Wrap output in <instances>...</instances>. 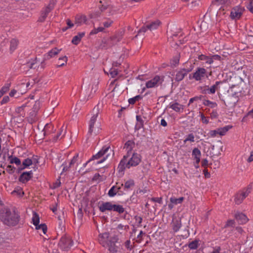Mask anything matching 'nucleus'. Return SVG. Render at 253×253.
<instances>
[{"label":"nucleus","instance_id":"f257e3e1","mask_svg":"<svg viewBox=\"0 0 253 253\" xmlns=\"http://www.w3.org/2000/svg\"><path fill=\"white\" fill-rule=\"evenodd\" d=\"M113 150L110 146H104L95 155H93L91 158L83 165L78 172L82 175L92 171L94 168L93 166H96L98 164L104 162L111 156H113Z\"/></svg>","mask_w":253,"mask_h":253},{"label":"nucleus","instance_id":"f03ea898","mask_svg":"<svg viewBox=\"0 0 253 253\" xmlns=\"http://www.w3.org/2000/svg\"><path fill=\"white\" fill-rule=\"evenodd\" d=\"M0 219L5 225L14 226L18 223L20 215L15 210L4 208L0 211Z\"/></svg>","mask_w":253,"mask_h":253},{"label":"nucleus","instance_id":"7ed1b4c3","mask_svg":"<svg viewBox=\"0 0 253 253\" xmlns=\"http://www.w3.org/2000/svg\"><path fill=\"white\" fill-rule=\"evenodd\" d=\"M131 155H125L121 161L118 169L119 171H123L126 169H129L131 167L137 166L141 161L140 155L137 153H132Z\"/></svg>","mask_w":253,"mask_h":253},{"label":"nucleus","instance_id":"20e7f679","mask_svg":"<svg viewBox=\"0 0 253 253\" xmlns=\"http://www.w3.org/2000/svg\"><path fill=\"white\" fill-rule=\"evenodd\" d=\"M91 115L89 122L88 133L90 134H94L96 135L99 133L101 126L99 122L101 117L100 115V108L98 105L95 106L93 109Z\"/></svg>","mask_w":253,"mask_h":253},{"label":"nucleus","instance_id":"39448f33","mask_svg":"<svg viewBox=\"0 0 253 253\" xmlns=\"http://www.w3.org/2000/svg\"><path fill=\"white\" fill-rule=\"evenodd\" d=\"M252 186L250 185L247 187L239 191L234 196V202L237 205L242 203L243 200L251 193Z\"/></svg>","mask_w":253,"mask_h":253},{"label":"nucleus","instance_id":"423d86ee","mask_svg":"<svg viewBox=\"0 0 253 253\" xmlns=\"http://www.w3.org/2000/svg\"><path fill=\"white\" fill-rule=\"evenodd\" d=\"M73 244V241L71 237L64 236L60 239L58 245L62 250L67 251L71 249Z\"/></svg>","mask_w":253,"mask_h":253},{"label":"nucleus","instance_id":"0eeeda50","mask_svg":"<svg viewBox=\"0 0 253 253\" xmlns=\"http://www.w3.org/2000/svg\"><path fill=\"white\" fill-rule=\"evenodd\" d=\"M207 71L203 67H198L193 73L192 77H189L190 79H194L196 81L201 82L208 78Z\"/></svg>","mask_w":253,"mask_h":253},{"label":"nucleus","instance_id":"6e6552de","mask_svg":"<svg viewBox=\"0 0 253 253\" xmlns=\"http://www.w3.org/2000/svg\"><path fill=\"white\" fill-rule=\"evenodd\" d=\"M56 2V0H50L48 5L42 11L41 15L39 18L38 21L43 22L45 21L48 13L54 8Z\"/></svg>","mask_w":253,"mask_h":253},{"label":"nucleus","instance_id":"1a4fd4ad","mask_svg":"<svg viewBox=\"0 0 253 253\" xmlns=\"http://www.w3.org/2000/svg\"><path fill=\"white\" fill-rule=\"evenodd\" d=\"M232 127V126L228 125L223 127L218 128L215 130H211L209 131L208 135L211 137H215L217 134L223 136L225 135L226 132Z\"/></svg>","mask_w":253,"mask_h":253},{"label":"nucleus","instance_id":"9d476101","mask_svg":"<svg viewBox=\"0 0 253 253\" xmlns=\"http://www.w3.org/2000/svg\"><path fill=\"white\" fill-rule=\"evenodd\" d=\"M163 80L159 76H156L151 80L146 83V87L148 88L156 87L162 84Z\"/></svg>","mask_w":253,"mask_h":253},{"label":"nucleus","instance_id":"9b49d317","mask_svg":"<svg viewBox=\"0 0 253 253\" xmlns=\"http://www.w3.org/2000/svg\"><path fill=\"white\" fill-rule=\"evenodd\" d=\"M244 8L240 6H237L233 8L230 13V17L232 19H239L243 14Z\"/></svg>","mask_w":253,"mask_h":253},{"label":"nucleus","instance_id":"f8f14e48","mask_svg":"<svg viewBox=\"0 0 253 253\" xmlns=\"http://www.w3.org/2000/svg\"><path fill=\"white\" fill-rule=\"evenodd\" d=\"M194 66L191 65L188 69L183 68L179 71L175 75V80L177 82L182 81L188 73L191 72Z\"/></svg>","mask_w":253,"mask_h":253},{"label":"nucleus","instance_id":"ddd939ff","mask_svg":"<svg viewBox=\"0 0 253 253\" xmlns=\"http://www.w3.org/2000/svg\"><path fill=\"white\" fill-rule=\"evenodd\" d=\"M40 103L36 102L33 107V110L32 111L28 117V121L30 124H33L37 119V112L39 108Z\"/></svg>","mask_w":253,"mask_h":253},{"label":"nucleus","instance_id":"4468645a","mask_svg":"<svg viewBox=\"0 0 253 253\" xmlns=\"http://www.w3.org/2000/svg\"><path fill=\"white\" fill-rule=\"evenodd\" d=\"M60 49H58L57 48H54L51 50H50L47 54L44 55L43 60L41 63V65L42 68H44V61L49 60L50 58L54 57L57 55L59 52L61 51Z\"/></svg>","mask_w":253,"mask_h":253},{"label":"nucleus","instance_id":"2eb2a0df","mask_svg":"<svg viewBox=\"0 0 253 253\" xmlns=\"http://www.w3.org/2000/svg\"><path fill=\"white\" fill-rule=\"evenodd\" d=\"M118 238H114L113 240H109L107 243L108 250L110 253H117L118 251V247L116 245L115 242H117Z\"/></svg>","mask_w":253,"mask_h":253},{"label":"nucleus","instance_id":"dca6fc26","mask_svg":"<svg viewBox=\"0 0 253 253\" xmlns=\"http://www.w3.org/2000/svg\"><path fill=\"white\" fill-rule=\"evenodd\" d=\"M113 204L110 202H103L99 206V209L102 212L113 210Z\"/></svg>","mask_w":253,"mask_h":253},{"label":"nucleus","instance_id":"f3484780","mask_svg":"<svg viewBox=\"0 0 253 253\" xmlns=\"http://www.w3.org/2000/svg\"><path fill=\"white\" fill-rule=\"evenodd\" d=\"M222 83L221 82L217 81L215 82V84L211 86V87H208L206 89H205L203 91V93L205 94H214L215 93L216 90L218 89L219 85Z\"/></svg>","mask_w":253,"mask_h":253},{"label":"nucleus","instance_id":"a211bd4d","mask_svg":"<svg viewBox=\"0 0 253 253\" xmlns=\"http://www.w3.org/2000/svg\"><path fill=\"white\" fill-rule=\"evenodd\" d=\"M33 176V172L32 170H30L28 172H23L20 176L19 178V180L25 183L28 181Z\"/></svg>","mask_w":253,"mask_h":253},{"label":"nucleus","instance_id":"6ab92c4d","mask_svg":"<svg viewBox=\"0 0 253 253\" xmlns=\"http://www.w3.org/2000/svg\"><path fill=\"white\" fill-rule=\"evenodd\" d=\"M237 102V99L236 97L234 96H228L224 100V104L229 107H234Z\"/></svg>","mask_w":253,"mask_h":253},{"label":"nucleus","instance_id":"aec40b11","mask_svg":"<svg viewBox=\"0 0 253 253\" xmlns=\"http://www.w3.org/2000/svg\"><path fill=\"white\" fill-rule=\"evenodd\" d=\"M118 184V183H117L116 185L113 186L109 190L108 193V195L109 197H113L115 196L117 194V193L119 192L122 186H123L124 185L123 183H121L120 185L117 186Z\"/></svg>","mask_w":253,"mask_h":253},{"label":"nucleus","instance_id":"412c9836","mask_svg":"<svg viewBox=\"0 0 253 253\" xmlns=\"http://www.w3.org/2000/svg\"><path fill=\"white\" fill-rule=\"evenodd\" d=\"M134 146L135 143L133 141L128 140L126 141L124 147V149H125L126 151L127 152L126 154L131 155V151L132 150Z\"/></svg>","mask_w":253,"mask_h":253},{"label":"nucleus","instance_id":"4be33fe9","mask_svg":"<svg viewBox=\"0 0 253 253\" xmlns=\"http://www.w3.org/2000/svg\"><path fill=\"white\" fill-rule=\"evenodd\" d=\"M169 108L172 109L176 112H181L183 110V106L177 102H171L169 104Z\"/></svg>","mask_w":253,"mask_h":253},{"label":"nucleus","instance_id":"5701e85b","mask_svg":"<svg viewBox=\"0 0 253 253\" xmlns=\"http://www.w3.org/2000/svg\"><path fill=\"white\" fill-rule=\"evenodd\" d=\"M235 217L240 224H245L248 220L246 215L242 213H236Z\"/></svg>","mask_w":253,"mask_h":253},{"label":"nucleus","instance_id":"b1692460","mask_svg":"<svg viewBox=\"0 0 253 253\" xmlns=\"http://www.w3.org/2000/svg\"><path fill=\"white\" fill-rule=\"evenodd\" d=\"M171 225L173 231L176 232L181 226V220L178 219H173Z\"/></svg>","mask_w":253,"mask_h":253},{"label":"nucleus","instance_id":"393cba45","mask_svg":"<svg viewBox=\"0 0 253 253\" xmlns=\"http://www.w3.org/2000/svg\"><path fill=\"white\" fill-rule=\"evenodd\" d=\"M192 156L194 160L196 161L197 162L198 161H200L201 156L200 150L197 148H194L192 152Z\"/></svg>","mask_w":253,"mask_h":253},{"label":"nucleus","instance_id":"a878e982","mask_svg":"<svg viewBox=\"0 0 253 253\" xmlns=\"http://www.w3.org/2000/svg\"><path fill=\"white\" fill-rule=\"evenodd\" d=\"M85 35L84 32H81L78 33V34L75 36H74L72 40V42L75 44L77 45L80 42L82 38H83Z\"/></svg>","mask_w":253,"mask_h":253},{"label":"nucleus","instance_id":"bb28decb","mask_svg":"<svg viewBox=\"0 0 253 253\" xmlns=\"http://www.w3.org/2000/svg\"><path fill=\"white\" fill-rule=\"evenodd\" d=\"M161 24V22L159 20H156L151 22L149 24H147V28L150 31L157 29Z\"/></svg>","mask_w":253,"mask_h":253},{"label":"nucleus","instance_id":"cd10ccee","mask_svg":"<svg viewBox=\"0 0 253 253\" xmlns=\"http://www.w3.org/2000/svg\"><path fill=\"white\" fill-rule=\"evenodd\" d=\"M198 59L200 60L205 61L206 63L208 64H211L212 63L211 56H208L204 54H201L198 56Z\"/></svg>","mask_w":253,"mask_h":253},{"label":"nucleus","instance_id":"c85d7f7f","mask_svg":"<svg viewBox=\"0 0 253 253\" xmlns=\"http://www.w3.org/2000/svg\"><path fill=\"white\" fill-rule=\"evenodd\" d=\"M33 164V161L31 159L27 158L22 162V167L19 168V170H23L25 168L30 166Z\"/></svg>","mask_w":253,"mask_h":253},{"label":"nucleus","instance_id":"c756f323","mask_svg":"<svg viewBox=\"0 0 253 253\" xmlns=\"http://www.w3.org/2000/svg\"><path fill=\"white\" fill-rule=\"evenodd\" d=\"M109 237V234L108 232H105L99 235V241L101 244H103Z\"/></svg>","mask_w":253,"mask_h":253},{"label":"nucleus","instance_id":"7c9ffc66","mask_svg":"<svg viewBox=\"0 0 253 253\" xmlns=\"http://www.w3.org/2000/svg\"><path fill=\"white\" fill-rule=\"evenodd\" d=\"M18 44V41L17 39H13L10 42V50L13 52L16 49Z\"/></svg>","mask_w":253,"mask_h":253},{"label":"nucleus","instance_id":"2f4dec72","mask_svg":"<svg viewBox=\"0 0 253 253\" xmlns=\"http://www.w3.org/2000/svg\"><path fill=\"white\" fill-rule=\"evenodd\" d=\"M184 199V198L183 197H180L179 198L171 197L170 198L169 200L171 204L176 205L178 204H181L183 201Z\"/></svg>","mask_w":253,"mask_h":253},{"label":"nucleus","instance_id":"473e14b6","mask_svg":"<svg viewBox=\"0 0 253 253\" xmlns=\"http://www.w3.org/2000/svg\"><path fill=\"white\" fill-rule=\"evenodd\" d=\"M123 185L125 190H129L134 186V181L132 179H129L125 182Z\"/></svg>","mask_w":253,"mask_h":253},{"label":"nucleus","instance_id":"72a5a7b5","mask_svg":"<svg viewBox=\"0 0 253 253\" xmlns=\"http://www.w3.org/2000/svg\"><path fill=\"white\" fill-rule=\"evenodd\" d=\"M112 211L118 212L121 214L124 212L125 209L122 205L113 204Z\"/></svg>","mask_w":253,"mask_h":253},{"label":"nucleus","instance_id":"f704fd0d","mask_svg":"<svg viewBox=\"0 0 253 253\" xmlns=\"http://www.w3.org/2000/svg\"><path fill=\"white\" fill-rule=\"evenodd\" d=\"M32 222L33 224L36 226V227L39 225V224L40 222V217L39 215L35 212H34L33 214Z\"/></svg>","mask_w":253,"mask_h":253},{"label":"nucleus","instance_id":"c9c22d12","mask_svg":"<svg viewBox=\"0 0 253 253\" xmlns=\"http://www.w3.org/2000/svg\"><path fill=\"white\" fill-rule=\"evenodd\" d=\"M137 123L135 126V128L137 129H139L143 126V121L140 116H136Z\"/></svg>","mask_w":253,"mask_h":253},{"label":"nucleus","instance_id":"e433bc0d","mask_svg":"<svg viewBox=\"0 0 253 253\" xmlns=\"http://www.w3.org/2000/svg\"><path fill=\"white\" fill-rule=\"evenodd\" d=\"M8 158L10 160V164H15L17 166H19L21 165V161L20 160L16 157H13L12 156H9Z\"/></svg>","mask_w":253,"mask_h":253},{"label":"nucleus","instance_id":"4c0bfd02","mask_svg":"<svg viewBox=\"0 0 253 253\" xmlns=\"http://www.w3.org/2000/svg\"><path fill=\"white\" fill-rule=\"evenodd\" d=\"M129 226L128 225H123L122 224H120L117 226V229L118 230V232L122 234L124 231L126 232Z\"/></svg>","mask_w":253,"mask_h":253},{"label":"nucleus","instance_id":"58836bf2","mask_svg":"<svg viewBox=\"0 0 253 253\" xmlns=\"http://www.w3.org/2000/svg\"><path fill=\"white\" fill-rule=\"evenodd\" d=\"M203 104L204 105L210 107L211 108H214L217 107V104L214 102L211 101L209 100H204Z\"/></svg>","mask_w":253,"mask_h":253},{"label":"nucleus","instance_id":"ea45409f","mask_svg":"<svg viewBox=\"0 0 253 253\" xmlns=\"http://www.w3.org/2000/svg\"><path fill=\"white\" fill-rule=\"evenodd\" d=\"M76 20L77 23L80 24L86 23L87 18L85 15H81L77 17Z\"/></svg>","mask_w":253,"mask_h":253},{"label":"nucleus","instance_id":"a19ab883","mask_svg":"<svg viewBox=\"0 0 253 253\" xmlns=\"http://www.w3.org/2000/svg\"><path fill=\"white\" fill-rule=\"evenodd\" d=\"M199 246V242L197 240H194L191 242H190L188 244V247L191 250H195L198 248Z\"/></svg>","mask_w":253,"mask_h":253},{"label":"nucleus","instance_id":"79ce46f5","mask_svg":"<svg viewBox=\"0 0 253 253\" xmlns=\"http://www.w3.org/2000/svg\"><path fill=\"white\" fill-rule=\"evenodd\" d=\"M142 98V97L141 95H138L133 98L129 99L128 102L130 104H134L136 101L141 100Z\"/></svg>","mask_w":253,"mask_h":253},{"label":"nucleus","instance_id":"37998d69","mask_svg":"<svg viewBox=\"0 0 253 253\" xmlns=\"http://www.w3.org/2000/svg\"><path fill=\"white\" fill-rule=\"evenodd\" d=\"M36 229L37 230H41L43 234H46L47 232V226L44 224H42L36 227Z\"/></svg>","mask_w":253,"mask_h":253},{"label":"nucleus","instance_id":"c03bdc74","mask_svg":"<svg viewBox=\"0 0 253 253\" xmlns=\"http://www.w3.org/2000/svg\"><path fill=\"white\" fill-rule=\"evenodd\" d=\"M78 160H79V154H76L74 156V157L73 158V159H72L71 162H70V163H69V167H71L72 166H73L75 164H78Z\"/></svg>","mask_w":253,"mask_h":253},{"label":"nucleus","instance_id":"a18cd8bd","mask_svg":"<svg viewBox=\"0 0 253 253\" xmlns=\"http://www.w3.org/2000/svg\"><path fill=\"white\" fill-rule=\"evenodd\" d=\"M179 55H177L174 56L173 59L170 61V64L171 65L176 66L179 63Z\"/></svg>","mask_w":253,"mask_h":253},{"label":"nucleus","instance_id":"49530a36","mask_svg":"<svg viewBox=\"0 0 253 253\" xmlns=\"http://www.w3.org/2000/svg\"><path fill=\"white\" fill-rule=\"evenodd\" d=\"M187 141H190L191 142L195 141V137L193 134L190 133L186 136V138L184 140V143H185Z\"/></svg>","mask_w":253,"mask_h":253},{"label":"nucleus","instance_id":"de8ad7c7","mask_svg":"<svg viewBox=\"0 0 253 253\" xmlns=\"http://www.w3.org/2000/svg\"><path fill=\"white\" fill-rule=\"evenodd\" d=\"M104 29V28L103 27H98L97 28H94L90 32V35H95L97 34L99 32H102Z\"/></svg>","mask_w":253,"mask_h":253},{"label":"nucleus","instance_id":"09e8293b","mask_svg":"<svg viewBox=\"0 0 253 253\" xmlns=\"http://www.w3.org/2000/svg\"><path fill=\"white\" fill-rule=\"evenodd\" d=\"M58 60L63 61V63H59V64L57 65L58 67L63 66L65 65L67 61V57L66 56L60 57Z\"/></svg>","mask_w":253,"mask_h":253},{"label":"nucleus","instance_id":"8fccbe9b","mask_svg":"<svg viewBox=\"0 0 253 253\" xmlns=\"http://www.w3.org/2000/svg\"><path fill=\"white\" fill-rule=\"evenodd\" d=\"M113 23V20H112L110 19H107L106 20V21H105V22H104L103 23V25L104 28H108L111 26V25H112V24Z\"/></svg>","mask_w":253,"mask_h":253},{"label":"nucleus","instance_id":"3c124183","mask_svg":"<svg viewBox=\"0 0 253 253\" xmlns=\"http://www.w3.org/2000/svg\"><path fill=\"white\" fill-rule=\"evenodd\" d=\"M117 70L114 68H111L109 70V74L112 78L115 77L118 75Z\"/></svg>","mask_w":253,"mask_h":253},{"label":"nucleus","instance_id":"603ef678","mask_svg":"<svg viewBox=\"0 0 253 253\" xmlns=\"http://www.w3.org/2000/svg\"><path fill=\"white\" fill-rule=\"evenodd\" d=\"M10 86V83H7L1 88V89L2 90V91H3L4 92L6 93L9 89Z\"/></svg>","mask_w":253,"mask_h":253},{"label":"nucleus","instance_id":"864d4df0","mask_svg":"<svg viewBox=\"0 0 253 253\" xmlns=\"http://www.w3.org/2000/svg\"><path fill=\"white\" fill-rule=\"evenodd\" d=\"M202 98V96L200 95L199 96H195V97H194L193 98H191L189 100V103L188 104V105H190V104L192 103L194 101H197V100H201Z\"/></svg>","mask_w":253,"mask_h":253},{"label":"nucleus","instance_id":"5fc2aeb1","mask_svg":"<svg viewBox=\"0 0 253 253\" xmlns=\"http://www.w3.org/2000/svg\"><path fill=\"white\" fill-rule=\"evenodd\" d=\"M15 168L11 165H8L6 168V170L9 173H13L15 171Z\"/></svg>","mask_w":253,"mask_h":253},{"label":"nucleus","instance_id":"6e6d98bb","mask_svg":"<svg viewBox=\"0 0 253 253\" xmlns=\"http://www.w3.org/2000/svg\"><path fill=\"white\" fill-rule=\"evenodd\" d=\"M83 216V212L82 209L80 208L77 213V217L78 219H81Z\"/></svg>","mask_w":253,"mask_h":253},{"label":"nucleus","instance_id":"4d7b16f0","mask_svg":"<svg viewBox=\"0 0 253 253\" xmlns=\"http://www.w3.org/2000/svg\"><path fill=\"white\" fill-rule=\"evenodd\" d=\"M135 219L137 223V226H141V223H142V217H141L140 216H136L135 217Z\"/></svg>","mask_w":253,"mask_h":253},{"label":"nucleus","instance_id":"13d9d810","mask_svg":"<svg viewBox=\"0 0 253 253\" xmlns=\"http://www.w3.org/2000/svg\"><path fill=\"white\" fill-rule=\"evenodd\" d=\"M151 200L154 202H157L159 204L162 203V198H152Z\"/></svg>","mask_w":253,"mask_h":253},{"label":"nucleus","instance_id":"bf43d9fd","mask_svg":"<svg viewBox=\"0 0 253 253\" xmlns=\"http://www.w3.org/2000/svg\"><path fill=\"white\" fill-rule=\"evenodd\" d=\"M234 223H235L234 220H228L226 222V224L225 225V227H229V226H233V225L234 224Z\"/></svg>","mask_w":253,"mask_h":253},{"label":"nucleus","instance_id":"052dcab7","mask_svg":"<svg viewBox=\"0 0 253 253\" xmlns=\"http://www.w3.org/2000/svg\"><path fill=\"white\" fill-rule=\"evenodd\" d=\"M211 58L212 59V63L214 60H220L221 57L218 55H213L211 56Z\"/></svg>","mask_w":253,"mask_h":253},{"label":"nucleus","instance_id":"680f3d73","mask_svg":"<svg viewBox=\"0 0 253 253\" xmlns=\"http://www.w3.org/2000/svg\"><path fill=\"white\" fill-rule=\"evenodd\" d=\"M9 100V98L8 96H5L1 101V104H3L8 102Z\"/></svg>","mask_w":253,"mask_h":253},{"label":"nucleus","instance_id":"e2e57ef3","mask_svg":"<svg viewBox=\"0 0 253 253\" xmlns=\"http://www.w3.org/2000/svg\"><path fill=\"white\" fill-rule=\"evenodd\" d=\"M147 30H149L148 28H147V24L146 25V26H144L143 27H142L139 30V32H138V34L139 33H145L146 32V31Z\"/></svg>","mask_w":253,"mask_h":253},{"label":"nucleus","instance_id":"0e129e2a","mask_svg":"<svg viewBox=\"0 0 253 253\" xmlns=\"http://www.w3.org/2000/svg\"><path fill=\"white\" fill-rule=\"evenodd\" d=\"M208 165V161L207 159H205L202 161V166L206 168L207 166Z\"/></svg>","mask_w":253,"mask_h":253},{"label":"nucleus","instance_id":"69168bd1","mask_svg":"<svg viewBox=\"0 0 253 253\" xmlns=\"http://www.w3.org/2000/svg\"><path fill=\"white\" fill-rule=\"evenodd\" d=\"M143 234H144V233H143V232L142 231H141L140 232L139 234L137 235V241L138 242H140L142 240V235Z\"/></svg>","mask_w":253,"mask_h":253},{"label":"nucleus","instance_id":"338daca9","mask_svg":"<svg viewBox=\"0 0 253 253\" xmlns=\"http://www.w3.org/2000/svg\"><path fill=\"white\" fill-rule=\"evenodd\" d=\"M247 161L249 163H251L253 161V151L251 152L250 155L247 159Z\"/></svg>","mask_w":253,"mask_h":253},{"label":"nucleus","instance_id":"774afa93","mask_svg":"<svg viewBox=\"0 0 253 253\" xmlns=\"http://www.w3.org/2000/svg\"><path fill=\"white\" fill-rule=\"evenodd\" d=\"M247 8L252 13H253V2L251 1L250 4L247 6Z\"/></svg>","mask_w":253,"mask_h":253}]
</instances>
